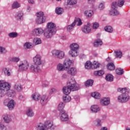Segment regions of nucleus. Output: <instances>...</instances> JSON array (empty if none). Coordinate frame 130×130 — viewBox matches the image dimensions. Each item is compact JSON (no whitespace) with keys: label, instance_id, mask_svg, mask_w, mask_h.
<instances>
[{"label":"nucleus","instance_id":"f257e3e1","mask_svg":"<svg viewBox=\"0 0 130 130\" xmlns=\"http://www.w3.org/2000/svg\"><path fill=\"white\" fill-rule=\"evenodd\" d=\"M56 33V25L53 22H49L47 25L44 35L46 38H51Z\"/></svg>","mask_w":130,"mask_h":130},{"label":"nucleus","instance_id":"f03ea898","mask_svg":"<svg viewBox=\"0 0 130 130\" xmlns=\"http://www.w3.org/2000/svg\"><path fill=\"white\" fill-rule=\"evenodd\" d=\"M118 92L122 93L121 95L118 96V101L120 103H125L127 102L129 99V95H128V90L126 88L117 89Z\"/></svg>","mask_w":130,"mask_h":130},{"label":"nucleus","instance_id":"7ed1b4c3","mask_svg":"<svg viewBox=\"0 0 130 130\" xmlns=\"http://www.w3.org/2000/svg\"><path fill=\"white\" fill-rule=\"evenodd\" d=\"M55 128V125L50 121H47L45 124L40 123L36 125V130H54Z\"/></svg>","mask_w":130,"mask_h":130},{"label":"nucleus","instance_id":"20e7f679","mask_svg":"<svg viewBox=\"0 0 130 130\" xmlns=\"http://www.w3.org/2000/svg\"><path fill=\"white\" fill-rule=\"evenodd\" d=\"M67 86L73 91H78L80 87L77 86V82L74 78H72L67 82Z\"/></svg>","mask_w":130,"mask_h":130},{"label":"nucleus","instance_id":"39448f33","mask_svg":"<svg viewBox=\"0 0 130 130\" xmlns=\"http://www.w3.org/2000/svg\"><path fill=\"white\" fill-rule=\"evenodd\" d=\"M46 20V17L44 16V13L43 12H38L37 14V18L36 22L37 24H42L45 22Z\"/></svg>","mask_w":130,"mask_h":130},{"label":"nucleus","instance_id":"423d86ee","mask_svg":"<svg viewBox=\"0 0 130 130\" xmlns=\"http://www.w3.org/2000/svg\"><path fill=\"white\" fill-rule=\"evenodd\" d=\"M117 7H118L117 3L115 2L112 3L111 8L109 11V14L111 16H117V15H119V12L117 11Z\"/></svg>","mask_w":130,"mask_h":130},{"label":"nucleus","instance_id":"0eeeda50","mask_svg":"<svg viewBox=\"0 0 130 130\" xmlns=\"http://www.w3.org/2000/svg\"><path fill=\"white\" fill-rule=\"evenodd\" d=\"M52 54L53 56L57 57V58H58L59 59H62L64 58V55H66L64 52L57 50H54L52 51Z\"/></svg>","mask_w":130,"mask_h":130},{"label":"nucleus","instance_id":"6e6552de","mask_svg":"<svg viewBox=\"0 0 130 130\" xmlns=\"http://www.w3.org/2000/svg\"><path fill=\"white\" fill-rule=\"evenodd\" d=\"M18 68L20 71H27L29 68V63L26 60L21 61L19 62Z\"/></svg>","mask_w":130,"mask_h":130},{"label":"nucleus","instance_id":"1a4fd4ad","mask_svg":"<svg viewBox=\"0 0 130 130\" xmlns=\"http://www.w3.org/2000/svg\"><path fill=\"white\" fill-rule=\"evenodd\" d=\"M11 89L10 83L5 82L4 81H0V90L2 91H8Z\"/></svg>","mask_w":130,"mask_h":130},{"label":"nucleus","instance_id":"9d476101","mask_svg":"<svg viewBox=\"0 0 130 130\" xmlns=\"http://www.w3.org/2000/svg\"><path fill=\"white\" fill-rule=\"evenodd\" d=\"M33 61L35 64H37V66H41V64H42V59L41 55L37 54L33 58Z\"/></svg>","mask_w":130,"mask_h":130},{"label":"nucleus","instance_id":"9b49d317","mask_svg":"<svg viewBox=\"0 0 130 130\" xmlns=\"http://www.w3.org/2000/svg\"><path fill=\"white\" fill-rule=\"evenodd\" d=\"M44 32L45 31H44V30L41 27L35 28L32 31V33L35 36H40V35H42Z\"/></svg>","mask_w":130,"mask_h":130},{"label":"nucleus","instance_id":"f8f14e48","mask_svg":"<svg viewBox=\"0 0 130 130\" xmlns=\"http://www.w3.org/2000/svg\"><path fill=\"white\" fill-rule=\"evenodd\" d=\"M67 73L68 75H70V76H72V77H75L77 74H78V70L75 67H72L71 68H69L67 70Z\"/></svg>","mask_w":130,"mask_h":130},{"label":"nucleus","instance_id":"ddd939ff","mask_svg":"<svg viewBox=\"0 0 130 130\" xmlns=\"http://www.w3.org/2000/svg\"><path fill=\"white\" fill-rule=\"evenodd\" d=\"M73 62H74L73 61L68 58H67L64 60L63 64L64 66H65L66 70H68V69H70V67L72 66V63H73Z\"/></svg>","mask_w":130,"mask_h":130},{"label":"nucleus","instance_id":"4468645a","mask_svg":"<svg viewBox=\"0 0 130 130\" xmlns=\"http://www.w3.org/2000/svg\"><path fill=\"white\" fill-rule=\"evenodd\" d=\"M15 19L17 21H22L24 19V12L22 11H19L15 14Z\"/></svg>","mask_w":130,"mask_h":130},{"label":"nucleus","instance_id":"2eb2a0df","mask_svg":"<svg viewBox=\"0 0 130 130\" xmlns=\"http://www.w3.org/2000/svg\"><path fill=\"white\" fill-rule=\"evenodd\" d=\"M30 69L32 72V73H39L41 71L40 69V67L39 65H37L36 64H34L31 65L30 67Z\"/></svg>","mask_w":130,"mask_h":130},{"label":"nucleus","instance_id":"dca6fc26","mask_svg":"<svg viewBox=\"0 0 130 130\" xmlns=\"http://www.w3.org/2000/svg\"><path fill=\"white\" fill-rule=\"evenodd\" d=\"M60 118L61 121H68V120H69V116H68V114L66 113V111L60 112Z\"/></svg>","mask_w":130,"mask_h":130},{"label":"nucleus","instance_id":"f3484780","mask_svg":"<svg viewBox=\"0 0 130 130\" xmlns=\"http://www.w3.org/2000/svg\"><path fill=\"white\" fill-rule=\"evenodd\" d=\"M101 104L104 106H107L110 104V99L109 98H103L101 100Z\"/></svg>","mask_w":130,"mask_h":130},{"label":"nucleus","instance_id":"a211bd4d","mask_svg":"<svg viewBox=\"0 0 130 130\" xmlns=\"http://www.w3.org/2000/svg\"><path fill=\"white\" fill-rule=\"evenodd\" d=\"M15 106H16V102L14 100H11L8 102L7 107L9 110H13L15 108Z\"/></svg>","mask_w":130,"mask_h":130},{"label":"nucleus","instance_id":"6ab92c4d","mask_svg":"<svg viewBox=\"0 0 130 130\" xmlns=\"http://www.w3.org/2000/svg\"><path fill=\"white\" fill-rule=\"evenodd\" d=\"M82 32L88 34L91 32V24L88 23L87 25H85L84 27L82 29Z\"/></svg>","mask_w":130,"mask_h":130},{"label":"nucleus","instance_id":"aec40b11","mask_svg":"<svg viewBox=\"0 0 130 130\" xmlns=\"http://www.w3.org/2000/svg\"><path fill=\"white\" fill-rule=\"evenodd\" d=\"M6 95L8 97H11V98H14L16 97V91L13 89H9L6 91Z\"/></svg>","mask_w":130,"mask_h":130},{"label":"nucleus","instance_id":"412c9836","mask_svg":"<svg viewBox=\"0 0 130 130\" xmlns=\"http://www.w3.org/2000/svg\"><path fill=\"white\" fill-rule=\"evenodd\" d=\"M3 119L6 123H9V122H11L12 121V118H11V116L8 115V114H5L3 116Z\"/></svg>","mask_w":130,"mask_h":130},{"label":"nucleus","instance_id":"4be33fe9","mask_svg":"<svg viewBox=\"0 0 130 130\" xmlns=\"http://www.w3.org/2000/svg\"><path fill=\"white\" fill-rule=\"evenodd\" d=\"M56 70L58 72H63L65 70H67L63 64L59 63L56 66Z\"/></svg>","mask_w":130,"mask_h":130},{"label":"nucleus","instance_id":"5701e85b","mask_svg":"<svg viewBox=\"0 0 130 130\" xmlns=\"http://www.w3.org/2000/svg\"><path fill=\"white\" fill-rule=\"evenodd\" d=\"M84 15L87 18H91L94 15V12L92 10H86L84 12Z\"/></svg>","mask_w":130,"mask_h":130},{"label":"nucleus","instance_id":"b1692460","mask_svg":"<svg viewBox=\"0 0 130 130\" xmlns=\"http://www.w3.org/2000/svg\"><path fill=\"white\" fill-rule=\"evenodd\" d=\"M73 91L68 85L63 88V93L65 95H69Z\"/></svg>","mask_w":130,"mask_h":130},{"label":"nucleus","instance_id":"393cba45","mask_svg":"<svg viewBox=\"0 0 130 130\" xmlns=\"http://www.w3.org/2000/svg\"><path fill=\"white\" fill-rule=\"evenodd\" d=\"M47 99L48 98L46 96V95H43V96H42L40 100L41 104H42V105H44V104H46V103H47Z\"/></svg>","mask_w":130,"mask_h":130},{"label":"nucleus","instance_id":"a878e982","mask_svg":"<svg viewBox=\"0 0 130 130\" xmlns=\"http://www.w3.org/2000/svg\"><path fill=\"white\" fill-rule=\"evenodd\" d=\"M90 109L92 112H94L95 113H97L98 111H100V108L98 105H93L91 107Z\"/></svg>","mask_w":130,"mask_h":130},{"label":"nucleus","instance_id":"bb28decb","mask_svg":"<svg viewBox=\"0 0 130 130\" xmlns=\"http://www.w3.org/2000/svg\"><path fill=\"white\" fill-rule=\"evenodd\" d=\"M69 54L72 56V57H76L78 56V50H73L71 49L69 51Z\"/></svg>","mask_w":130,"mask_h":130},{"label":"nucleus","instance_id":"cd10ccee","mask_svg":"<svg viewBox=\"0 0 130 130\" xmlns=\"http://www.w3.org/2000/svg\"><path fill=\"white\" fill-rule=\"evenodd\" d=\"M14 88L18 92H21L23 89L22 85L19 83H16L14 86Z\"/></svg>","mask_w":130,"mask_h":130},{"label":"nucleus","instance_id":"c85d7f7f","mask_svg":"<svg viewBox=\"0 0 130 130\" xmlns=\"http://www.w3.org/2000/svg\"><path fill=\"white\" fill-rule=\"evenodd\" d=\"M31 98L35 101H38L39 100H40V94H39V93H35L33 94H32Z\"/></svg>","mask_w":130,"mask_h":130},{"label":"nucleus","instance_id":"c756f323","mask_svg":"<svg viewBox=\"0 0 130 130\" xmlns=\"http://www.w3.org/2000/svg\"><path fill=\"white\" fill-rule=\"evenodd\" d=\"M70 49L75 50H78L79 48H80V46H79V44L74 43L70 45Z\"/></svg>","mask_w":130,"mask_h":130},{"label":"nucleus","instance_id":"7c9ffc66","mask_svg":"<svg viewBox=\"0 0 130 130\" xmlns=\"http://www.w3.org/2000/svg\"><path fill=\"white\" fill-rule=\"evenodd\" d=\"M85 68L86 70H93L92 62L90 61H87L85 64Z\"/></svg>","mask_w":130,"mask_h":130},{"label":"nucleus","instance_id":"2f4dec72","mask_svg":"<svg viewBox=\"0 0 130 130\" xmlns=\"http://www.w3.org/2000/svg\"><path fill=\"white\" fill-rule=\"evenodd\" d=\"M3 72L5 76H8V77L11 76V74H12V70L10 68H4Z\"/></svg>","mask_w":130,"mask_h":130},{"label":"nucleus","instance_id":"473e14b6","mask_svg":"<svg viewBox=\"0 0 130 130\" xmlns=\"http://www.w3.org/2000/svg\"><path fill=\"white\" fill-rule=\"evenodd\" d=\"M21 7V4L19 3L18 2H14L11 6L12 9L15 10V9H19V8Z\"/></svg>","mask_w":130,"mask_h":130},{"label":"nucleus","instance_id":"72a5a7b5","mask_svg":"<svg viewBox=\"0 0 130 130\" xmlns=\"http://www.w3.org/2000/svg\"><path fill=\"white\" fill-rule=\"evenodd\" d=\"M92 97H93L95 99H100L101 98V94L98 92H94L91 93Z\"/></svg>","mask_w":130,"mask_h":130},{"label":"nucleus","instance_id":"f704fd0d","mask_svg":"<svg viewBox=\"0 0 130 130\" xmlns=\"http://www.w3.org/2000/svg\"><path fill=\"white\" fill-rule=\"evenodd\" d=\"M26 114L27 116L29 117H32V116H34V112H33V110L32 109L29 108L27 110L26 112Z\"/></svg>","mask_w":130,"mask_h":130},{"label":"nucleus","instance_id":"c9c22d12","mask_svg":"<svg viewBox=\"0 0 130 130\" xmlns=\"http://www.w3.org/2000/svg\"><path fill=\"white\" fill-rule=\"evenodd\" d=\"M65 105L66 104L63 102H60L58 106V109L59 111H60V112H62V111H64V110H63V108H64Z\"/></svg>","mask_w":130,"mask_h":130},{"label":"nucleus","instance_id":"e433bc0d","mask_svg":"<svg viewBox=\"0 0 130 130\" xmlns=\"http://www.w3.org/2000/svg\"><path fill=\"white\" fill-rule=\"evenodd\" d=\"M94 125L98 127H101L102 126V122L100 119H96L94 121Z\"/></svg>","mask_w":130,"mask_h":130},{"label":"nucleus","instance_id":"4c0bfd02","mask_svg":"<svg viewBox=\"0 0 130 130\" xmlns=\"http://www.w3.org/2000/svg\"><path fill=\"white\" fill-rule=\"evenodd\" d=\"M73 23H75V26H76V24H77V26H81L83 24L82 20L77 17H75L74 22Z\"/></svg>","mask_w":130,"mask_h":130},{"label":"nucleus","instance_id":"58836bf2","mask_svg":"<svg viewBox=\"0 0 130 130\" xmlns=\"http://www.w3.org/2000/svg\"><path fill=\"white\" fill-rule=\"evenodd\" d=\"M33 48V46L32 45V43L26 42L24 44V48L25 49H31V48Z\"/></svg>","mask_w":130,"mask_h":130},{"label":"nucleus","instance_id":"ea45409f","mask_svg":"<svg viewBox=\"0 0 130 130\" xmlns=\"http://www.w3.org/2000/svg\"><path fill=\"white\" fill-rule=\"evenodd\" d=\"M103 44V43L102 42V41L100 39H98L96 40L94 43V45L95 47H98V46H101Z\"/></svg>","mask_w":130,"mask_h":130},{"label":"nucleus","instance_id":"a19ab883","mask_svg":"<svg viewBox=\"0 0 130 130\" xmlns=\"http://www.w3.org/2000/svg\"><path fill=\"white\" fill-rule=\"evenodd\" d=\"M55 13L57 15H61L63 13V9L60 7H57L55 9Z\"/></svg>","mask_w":130,"mask_h":130},{"label":"nucleus","instance_id":"79ce46f5","mask_svg":"<svg viewBox=\"0 0 130 130\" xmlns=\"http://www.w3.org/2000/svg\"><path fill=\"white\" fill-rule=\"evenodd\" d=\"M105 72L103 70H100L98 71H95L94 72V76H99L100 77H101V76H103L105 74Z\"/></svg>","mask_w":130,"mask_h":130},{"label":"nucleus","instance_id":"37998d69","mask_svg":"<svg viewBox=\"0 0 130 130\" xmlns=\"http://www.w3.org/2000/svg\"><path fill=\"white\" fill-rule=\"evenodd\" d=\"M94 83V81L92 79L88 80L85 83L86 87H91L93 86V84Z\"/></svg>","mask_w":130,"mask_h":130},{"label":"nucleus","instance_id":"c03bdc74","mask_svg":"<svg viewBox=\"0 0 130 130\" xmlns=\"http://www.w3.org/2000/svg\"><path fill=\"white\" fill-rule=\"evenodd\" d=\"M107 68L108 70H109V71H113L115 69V66L113 63L111 62L107 64Z\"/></svg>","mask_w":130,"mask_h":130},{"label":"nucleus","instance_id":"a18cd8bd","mask_svg":"<svg viewBox=\"0 0 130 130\" xmlns=\"http://www.w3.org/2000/svg\"><path fill=\"white\" fill-rule=\"evenodd\" d=\"M98 9L100 10V11H102V10H104L105 9V2H102L100 3Z\"/></svg>","mask_w":130,"mask_h":130},{"label":"nucleus","instance_id":"49530a36","mask_svg":"<svg viewBox=\"0 0 130 130\" xmlns=\"http://www.w3.org/2000/svg\"><path fill=\"white\" fill-rule=\"evenodd\" d=\"M8 36L10 38H16L18 37V33L16 32H10L8 34Z\"/></svg>","mask_w":130,"mask_h":130},{"label":"nucleus","instance_id":"de8ad7c7","mask_svg":"<svg viewBox=\"0 0 130 130\" xmlns=\"http://www.w3.org/2000/svg\"><path fill=\"white\" fill-rule=\"evenodd\" d=\"M71 99L72 98H71V96H70L69 95H66L65 96H63V101H64V102H70Z\"/></svg>","mask_w":130,"mask_h":130},{"label":"nucleus","instance_id":"09e8293b","mask_svg":"<svg viewBox=\"0 0 130 130\" xmlns=\"http://www.w3.org/2000/svg\"><path fill=\"white\" fill-rule=\"evenodd\" d=\"M115 56L116 58H121L122 56V52L120 51H115Z\"/></svg>","mask_w":130,"mask_h":130},{"label":"nucleus","instance_id":"8fccbe9b","mask_svg":"<svg viewBox=\"0 0 130 130\" xmlns=\"http://www.w3.org/2000/svg\"><path fill=\"white\" fill-rule=\"evenodd\" d=\"M106 80L108 82H112V81H113V76L110 74H108L106 76Z\"/></svg>","mask_w":130,"mask_h":130},{"label":"nucleus","instance_id":"3c124183","mask_svg":"<svg viewBox=\"0 0 130 130\" xmlns=\"http://www.w3.org/2000/svg\"><path fill=\"white\" fill-rule=\"evenodd\" d=\"M75 27V23H72L71 25H68L67 27V30L69 32H71L73 30V28Z\"/></svg>","mask_w":130,"mask_h":130},{"label":"nucleus","instance_id":"603ef678","mask_svg":"<svg viewBox=\"0 0 130 130\" xmlns=\"http://www.w3.org/2000/svg\"><path fill=\"white\" fill-rule=\"evenodd\" d=\"M105 30L107 32H109V33H112V32H113V28L110 26H106L105 27Z\"/></svg>","mask_w":130,"mask_h":130},{"label":"nucleus","instance_id":"864d4df0","mask_svg":"<svg viewBox=\"0 0 130 130\" xmlns=\"http://www.w3.org/2000/svg\"><path fill=\"white\" fill-rule=\"evenodd\" d=\"M99 67H100V63H99V62L98 61H94L92 64V70L94 69H98Z\"/></svg>","mask_w":130,"mask_h":130},{"label":"nucleus","instance_id":"5fc2aeb1","mask_svg":"<svg viewBox=\"0 0 130 130\" xmlns=\"http://www.w3.org/2000/svg\"><path fill=\"white\" fill-rule=\"evenodd\" d=\"M116 73L117 75L121 76V75H123V69H122L121 68H118L116 70Z\"/></svg>","mask_w":130,"mask_h":130},{"label":"nucleus","instance_id":"6e6d98bb","mask_svg":"<svg viewBox=\"0 0 130 130\" xmlns=\"http://www.w3.org/2000/svg\"><path fill=\"white\" fill-rule=\"evenodd\" d=\"M92 28L94 29H98L99 28V23L97 22H93L92 23Z\"/></svg>","mask_w":130,"mask_h":130},{"label":"nucleus","instance_id":"4d7b16f0","mask_svg":"<svg viewBox=\"0 0 130 130\" xmlns=\"http://www.w3.org/2000/svg\"><path fill=\"white\" fill-rule=\"evenodd\" d=\"M34 41L35 42L36 45H38V44H41L42 41L40 38L35 39Z\"/></svg>","mask_w":130,"mask_h":130},{"label":"nucleus","instance_id":"13d9d810","mask_svg":"<svg viewBox=\"0 0 130 130\" xmlns=\"http://www.w3.org/2000/svg\"><path fill=\"white\" fill-rule=\"evenodd\" d=\"M118 7H121L124 5V0H119L117 3Z\"/></svg>","mask_w":130,"mask_h":130},{"label":"nucleus","instance_id":"bf43d9fd","mask_svg":"<svg viewBox=\"0 0 130 130\" xmlns=\"http://www.w3.org/2000/svg\"><path fill=\"white\" fill-rule=\"evenodd\" d=\"M7 49H6V48L0 47V53L1 54H5L7 53Z\"/></svg>","mask_w":130,"mask_h":130},{"label":"nucleus","instance_id":"052dcab7","mask_svg":"<svg viewBox=\"0 0 130 130\" xmlns=\"http://www.w3.org/2000/svg\"><path fill=\"white\" fill-rule=\"evenodd\" d=\"M68 5H76L77 4V0H68Z\"/></svg>","mask_w":130,"mask_h":130},{"label":"nucleus","instance_id":"680f3d73","mask_svg":"<svg viewBox=\"0 0 130 130\" xmlns=\"http://www.w3.org/2000/svg\"><path fill=\"white\" fill-rule=\"evenodd\" d=\"M7 95V91L5 90H0V98H2V97H4V96Z\"/></svg>","mask_w":130,"mask_h":130},{"label":"nucleus","instance_id":"e2e57ef3","mask_svg":"<svg viewBox=\"0 0 130 130\" xmlns=\"http://www.w3.org/2000/svg\"><path fill=\"white\" fill-rule=\"evenodd\" d=\"M11 60L12 61H13V62H18V61H20V58L19 57H14L12 58Z\"/></svg>","mask_w":130,"mask_h":130},{"label":"nucleus","instance_id":"0e129e2a","mask_svg":"<svg viewBox=\"0 0 130 130\" xmlns=\"http://www.w3.org/2000/svg\"><path fill=\"white\" fill-rule=\"evenodd\" d=\"M48 86V82H47V81L42 82V87L43 88H47Z\"/></svg>","mask_w":130,"mask_h":130},{"label":"nucleus","instance_id":"69168bd1","mask_svg":"<svg viewBox=\"0 0 130 130\" xmlns=\"http://www.w3.org/2000/svg\"><path fill=\"white\" fill-rule=\"evenodd\" d=\"M0 130H7V127L4 124H0Z\"/></svg>","mask_w":130,"mask_h":130},{"label":"nucleus","instance_id":"338daca9","mask_svg":"<svg viewBox=\"0 0 130 130\" xmlns=\"http://www.w3.org/2000/svg\"><path fill=\"white\" fill-rule=\"evenodd\" d=\"M68 77H69L68 76V74L67 73H63L62 75V79H68Z\"/></svg>","mask_w":130,"mask_h":130},{"label":"nucleus","instance_id":"774afa93","mask_svg":"<svg viewBox=\"0 0 130 130\" xmlns=\"http://www.w3.org/2000/svg\"><path fill=\"white\" fill-rule=\"evenodd\" d=\"M28 2L29 4H31V5H34V4H35L34 0H28Z\"/></svg>","mask_w":130,"mask_h":130}]
</instances>
